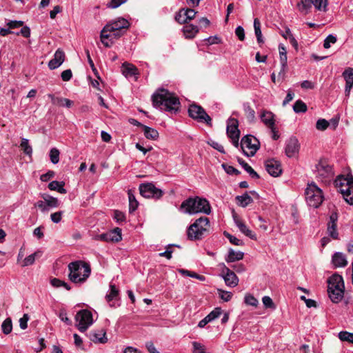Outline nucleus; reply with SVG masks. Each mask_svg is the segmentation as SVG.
<instances>
[{"label":"nucleus","instance_id":"nucleus-8","mask_svg":"<svg viewBox=\"0 0 353 353\" xmlns=\"http://www.w3.org/2000/svg\"><path fill=\"white\" fill-rule=\"evenodd\" d=\"M241 147L246 157H253L259 149V141L252 135H246L241 139Z\"/></svg>","mask_w":353,"mask_h":353},{"label":"nucleus","instance_id":"nucleus-2","mask_svg":"<svg viewBox=\"0 0 353 353\" xmlns=\"http://www.w3.org/2000/svg\"><path fill=\"white\" fill-rule=\"evenodd\" d=\"M179 210L182 213L190 215L198 213L210 214L211 212V207L209 201L206 199L199 196L189 197L184 200L181 203Z\"/></svg>","mask_w":353,"mask_h":353},{"label":"nucleus","instance_id":"nucleus-42","mask_svg":"<svg viewBox=\"0 0 353 353\" xmlns=\"http://www.w3.org/2000/svg\"><path fill=\"white\" fill-rule=\"evenodd\" d=\"M192 345V353H210L206 350V347L204 345L197 341H193Z\"/></svg>","mask_w":353,"mask_h":353},{"label":"nucleus","instance_id":"nucleus-25","mask_svg":"<svg viewBox=\"0 0 353 353\" xmlns=\"http://www.w3.org/2000/svg\"><path fill=\"white\" fill-rule=\"evenodd\" d=\"M332 263L336 268H343L347 265V261L343 253L336 252L332 255Z\"/></svg>","mask_w":353,"mask_h":353},{"label":"nucleus","instance_id":"nucleus-26","mask_svg":"<svg viewBox=\"0 0 353 353\" xmlns=\"http://www.w3.org/2000/svg\"><path fill=\"white\" fill-rule=\"evenodd\" d=\"M234 223L238 227L239 230L248 237L251 239L256 240V235L251 230H250L245 223H243L239 219L234 217Z\"/></svg>","mask_w":353,"mask_h":353},{"label":"nucleus","instance_id":"nucleus-9","mask_svg":"<svg viewBox=\"0 0 353 353\" xmlns=\"http://www.w3.org/2000/svg\"><path fill=\"white\" fill-rule=\"evenodd\" d=\"M75 321L77 327L81 332H85L94 322L92 314L88 310L79 311L75 316Z\"/></svg>","mask_w":353,"mask_h":353},{"label":"nucleus","instance_id":"nucleus-11","mask_svg":"<svg viewBox=\"0 0 353 353\" xmlns=\"http://www.w3.org/2000/svg\"><path fill=\"white\" fill-rule=\"evenodd\" d=\"M139 190L141 195L147 199L157 200L164 194V192L161 189L157 188L152 183H141Z\"/></svg>","mask_w":353,"mask_h":353},{"label":"nucleus","instance_id":"nucleus-12","mask_svg":"<svg viewBox=\"0 0 353 353\" xmlns=\"http://www.w3.org/2000/svg\"><path fill=\"white\" fill-rule=\"evenodd\" d=\"M239 121L236 119H230L228 121L226 132L234 147H239L240 131L238 128Z\"/></svg>","mask_w":353,"mask_h":353},{"label":"nucleus","instance_id":"nucleus-41","mask_svg":"<svg viewBox=\"0 0 353 353\" xmlns=\"http://www.w3.org/2000/svg\"><path fill=\"white\" fill-rule=\"evenodd\" d=\"M312 5L317 10L326 12L327 0H312Z\"/></svg>","mask_w":353,"mask_h":353},{"label":"nucleus","instance_id":"nucleus-57","mask_svg":"<svg viewBox=\"0 0 353 353\" xmlns=\"http://www.w3.org/2000/svg\"><path fill=\"white\" fill-rule=\"evenodd\" d=\"M224 235L225 237L228 239L230 242L235 245H242L243 242L240 239H237L236 236L229 234L227 232H224Z\"/></svg>","mask_w":353,"mask_h":353},{"label":"nucleus","instance_id":"nucleus-31","mask_svg":"<svg viewBox=\"0 0 353 353\" xmlns=\"http://www.w3.org/2000/svg\"><path fill=\"white\" fill-rule=\"evenodd\" d=\"M244 253L241 251L236 252L232 249H230L225 261L227 263H232L236 261H240L243 259Z\"/></svg>","mask_w":353,"mask_h":353},{"label":"nucleus","instance_id":"nucleus-51","mask_svg":"<svg viewBox=\"0 0 353 353\" xmlns=\"http://www.w3.org/2000/svg\"><path fill=\"white\" fill-rule=\"evenodd\" d=\"M343 77L345 80V83H353V68H348L343 72Z\"/></svg>","mask_w":353,"mask_h":353},{"label":"nucleus","instance_id":"nucleus-18","mask_svg":"<svg viewBox=\"0 0 353 353\" xmlns=\"http://www.w3.org/2000/svg\"><path fill=\"white\" fill-rule=\"evenodd\" d=\"M65 61L64 52L59 48L56 50L54 57L49 61L48 67L50 70H54L59 68Z\"/></svg>","mask_w":353,"mask_h":353},{"label":"nucleus","instance_id":"nucleus-49","mask_svg":"<svg viewBox=\"0 0 353 353\" xmlns=\"http://www.w3.org/2000/svg\"><path fill=\"white\" fill-rule=\"evenodd\" d=\"M312 5V0H301L298 3L299 10L301 12H307Z\"/></svg>","mask_w":353,"mask_h":353},{"label":"nucleus","instance_id":"nucleus-64","mask_svg":"<svg viewBox=\"0 0 353 353\" xmlns=\"http://www.w3.org/2000/svg\"><path fill=\"white\" fill-rule=\"evenodd\" d=\"M34 206L41 210V212H46L49 210L47 207L46 203L44 200H39L35 204Z\"/></svg>","mask_w":353,"mask_h":353},{"label":"nucleus","instance_id":"nucleus-22","mask_svg":"<svg viewBox=\"0 0 353 353\" xmlns=\"http://www.w3.org/2000/svg\"><path fill=\"white\" fill-rule=\"evenodd\" d=\"M328 289L345 290L343 279L338 274H334L328 280Z\"/></svg>","mask_w":353,"mask_h":353},{"label":"nucleus","instance_id":"nucleus-46","mask_svg":"<svg viewBox=\"0 0 353 353\" xmlns=\"http://www.w3.org/2000/svg\"><path fill=\"white\" fill-rule=\"evenodd\" d=\"M108 31H104V28L101 31V41L105 47H110L113 41H109L108 39L112 37V34H107Z\"/></svg>","mask_w":353,"mask_h":353},{"label":"nucleus","instance_id":"nucleus-45","mask_svg":"<svg viewBox=\"0 0 353 353\" xmlns=\"http://www.w3.org/2000/svg\"><path fill=\"white\" fill-rule=\"evenodd\" d=\"M338 336L342 341H347L353 344V333L347 331H341L339 333Z\"/></svg>","mask_w":353,"mask_h":353},{"label":"nucleus","instance_id":"nucleus-23","mask_svg":"<svg viewBox=\"0 0 353 353\" xmlns=\"http://www.w3.org/2000/svg\"><path fill=\"white\" fill-rule=\"evenodd\" d=\"M48 97L51 99L52 104L60 107H65L70 108L74 103L72 101L68 99L57 97L53 94H48Z\"/></svg>","mask_w":353,"mask_h":353},{"label":"nucleus","instance_id":"nucleus-59","mask_svg":"<svg viewBox=\"0 0 353 353\" xmlns=\"http://www.w3.org/2000/svg\"><path fill=\"white\" fill-rule=\"evenodd\" d=\"M218 292H219V296L224 301L228 302L232 297V294L231 292H230L224 291V290H218Z\"/></svg>","mask_w":353,"mask_h":353},{"label":"nucleus","instance_id":"nucleus-40","mask_svg":"<svg viewBox=\"0 0 353 353\" xmlns=\"http://www.w3.org/2000/svg\"><path fill=\"white\" fill-rule=\"evenodd\" d=\"M128 199H129V212L132 213L134 212L138 208L139 203L136 200L134 195L132 193L130 190L128 191Z\"/></svg>","mask_w":353,"mask_h":353},{"label":"nucleus","instance_id":"nucleus-29","mask_svg":"<svg viewBox=\"0 0 353 353\" xmlns=\"http://www.w3.org/2000/svg\"><path fill=\"white\" fill-rule=\"evenodd\" d=\"M344 290L341 289H328L327 292L333 303H339L343 297Z\"/></svg>","mask_w":353,"mask_h":353},{"label":"nucleus","instance_id":"nucleus-17","mask_svg":"<svg viewBox=\"0 0 353 353\" xmlns=\"http://www.w3.org/2000/svg\"><path fill=\"white\" fill-rule=\"evenodd\" d=\"M338 220V214L336 212H333L330 216L329 222L327 223V234L333 239H339V233L336 229V222Z\"/></svg>","mask_w":353,"mask_h":353},{"label":"nucleus","instance_id":"nucleus-39","mask_svg":"<svg viewBox=\"0 0 353 353\" xmlns=\"http://www.w3.org/2000/svg\"><path fill=\"white\" fill-rule=\"evenodd\" d=\"M254 33L256 37V40L259 43H263L264 41L262 37V33L261 30V23L259 19L255 18L254 20Z\"/></svg>","mask_w":353,"mask_h":353},{"label":"nucleus","instance_id":"nucleus-24","mask_svg":"<svg viewBox=\"0 0 353 353\" xmlns=\"http://www.w3.org/2000/svg\"><path fill=\"white\" fill-rule=\"evenodd\" d=\"M88 336L90 339L96 343H105L108 341V339L105 336V332L103 330L90 332Z\"/></svg>","mask_w":353,"mask_h":353},{"label":"nucleus","instance_id":"nucleus-63","mask_svg":"<svg viewBox=\"0 0 353 353\" xmlns=\"http://www.w3.org/2000/svg\"><path fill=\"white\" fill-rule=\"evenodd\" d=\"M208 143L214 149L218 150L221 153H222V154H225V153L223 146L221 144H220L219 143H218L216 141H211L210 142H208Z\"/></svg>","mask_w":353,"mask_h":353},{"label":"nucleus","instance_id":"nucleus-43","mask_svg":"<svg viewBox=\"0 0 353 353\" xmlns=\"http://www.w3.org/2000/svg\"><path fill=\"white\" fill-rule=\"evenodd\" d=\"M2 332L5 334H10L12 330V323L10 318L6 319L1 325Z\"/></svg>","mask_w":353,"mask_h":353},{"label":"nucleus","instance_id":"nucleus-34","mask_svg":"<svg viewBox=\"0 0 353 353\" xmlns=\"http://www.w3.org/2000/svg\"><path fill=\"white\" fill-rule=\"evenodd\" d=\"M65 183L63 181H52L48 184L50 190H56L61 194H65L66 190L63 188Z\"/></svg>","mask_w":353,"mask_h":353},{"label":"nucleus","instance_id":"nucleus-56","mask_svg":"<svg viewBox=\"0 0 353 353\" xmlns=\"http://www.w3.org/2000/svg\"><path fill=\"white\" fill-rule=\"evenodd\" d=\"M222 313V310L220 307H216L209 314L206 316L210 320V322L217 319Z\"/></svg>","mask_w":353,"mask_h":353},{"label":"nucleus","instance_id":"nucleus-20","mask_svg":"<svg viewBox=\"0 0 353 353\" xmlns=\"http://www.w3.org/2000/svg\"><path fill=\"white\" fill-rule=\"evenodd\" d=\"M261 122L268 128L275 125V115L270 111L263 110L259 115Z\"/></svg>","mask_w":353,"mask_h":353},{"label":"nucleus","instance_id":"nucleus-48","mask_svg":"<svg viewBox=\"0 0 353 353\" xmlns=\"http://www.w3.org/2000/svg\"><path fill=\"white\" fill-rule=\"evenodd\" d=\"M279 51L281 63H283V65L285 66V63H287L288 60L286 48L283 44H279Z\"/></svg>","mask_w":353,"mask_h":353},{"label":"nucleus","instance_id":"nucleus-32","mask_svg":"<svg viewBox=\"0 0 353 353\" xmlns=\"http://www.w3.org/2000/svg\"><path fill=\"white\" fill-rule=\"evenodd\" d=\"M109 242H119L122 239L121 229L116 228L108 232Z\"/></svg>","mask_w":353,"mask_h":353},{"label":"nucleus","instance_id":"nucleus-14","mask_svg":"<svg viewBox=\"0 0 353 353\" xmlns=\"http://www.w3.org/2000/svg\"><path fill=\"white\" fill-rule=\"evenodd\" d=\"M222 267L221 276L224 279L225 284L229 287H235L239 283V279L236 274L224 263L220 265Z\"/></svg>","mask_w":353,"mask_h":353},{"label":"nucleus","instance_id":"nucleus-19","mask_svg":"<svg viewBox=\"0 0 353 353\" xmlns=\"http://www.w3.org/2000/svg\"><path fill=\"white\" fill-rule=\"evenodd\" d=\"M196 12L194 10L191 8H188L186 10L182 9L179 11V12L176 15L175 19L179 23H185L188 20H191L194 19Z\"/></svg>","mask_w":353,"mask_h":353},{"label":"nucleus","instance_id":"nucleus-10","mask_svg":"<svg viewBox=\"0 0 353 353\" xmlns=\"http://www.w3.org/2000/svg\"><path fill=\"white\" fill-rule=\"evenodd\" d=\"M189 116L200 123H205L208 126H212V119L200 105L192 104L188 108Z\"/></svg>","mask_w":353,"mask_h":353},{"label":"nucleus","instance_id":"nucleus-13","mask_svg":"<svg viewBox=\"0 0 353 353\" xmlns=\"http://www.w3.org/2000/svg\"><path fill=\"white\" fill-rule=\"evenodd\" d=\"M130 26V23L128 20L123 17H119L117 19L112 20L108 23L104 27V31L115 32L123 31V29H128Z\"/></svg>","mask_w":353,"mask_h":353},{"label":"nucleus","instance_id":"nucleus-52","mask_svg":"<svg viewBox=\"0 0 353 353\" xmlns=\"http://www.w3.org/2000/svg\"><path fill=\"white\" fill-rule=\"evenodd\" d=\"M50 161L53 164H56L59 161V151L57 148H52L50 151Z\"/></svg>","mask_w":353,"mask_h":353},{"label":"nucleus","instance_id":"nucleus-36","mask_svg":"<svg viewBox=\"0 0 353 353\" xmlns=\"http://www.w3.org/2000/svg\"><path fill=\"white\" fill-rule=\"evenodd\" d=\"M41 197L46 201L47 207L49 210L50 208H57L59 205L58 199L49 194H43L41 195Z\"/></svg>","mask_w":353,"mask_h":353},{"label":"nucleus","instance_id":"nucleus-1","mask_svg":"<svg viewBox=\"0 0 353 353\" xmlns=\"http://www.w3.org/2000/svg\"><path fill=\"white\" fill-rule=\"evenodd\" d=\"M152 103L155 108L170 113H176L180 108L179 98L163 88L159 89L152 95Z\"/></svg>","mask_w":353,"mask_h":353},{"label":"nucleus","instance_id":"nucleus-53","mask_svg":"<svg viewBox=\"0 0 353 353\" xmlns=\"http://www.w3.org/2000/svg\"><path fill=\"white\" fill-rule=\"evenodd\" d=\"M337 39L336 36L333 34H329L324 40L323 47L325 49L330 48L331 43L334 44L336 42Z\"/></svg>","mask_w":353,"mask_h":353},{"label":"nucleus","instance_id":"nucleus-54","mask_svg":"<svg viewBox=\"0 0 353 353\" xmlns=\"http://www.w3.org/2000/svg\"><path fill=\"white\" fill-rule=\"evenodd\" d=\"M244 301L247 305L252 306H256L259 303L258 300L250 294H248L245 296Z\"/></svg>","mask_w":353,"mask_h":353},{"label":"nucleus","instance_id":"nucleus-27","mask_svg":"<svg viewBox=\"0 0 353 353\" xmlns=\"http://www.w3.org/2000/svg\"><path fill=\"white\" fill-rule=\"evenodd\" d=\"M119 297V290L114 284L110 283V290L105 296L106 301L110 303V306L114 307V303H111L112 301L117 300Z\"/></svg>","mask_w":353,"mask_h":353},{"label":"nucleus","instance_id":"nucleus-3","mask_svg":"<svg viewBox=\"0 0 353 353\" xmlns=\"http://www.w3.org/2000/svg\"><path fill=\"white\" fill-rule=\"evenodd\" d=\"M68 267L70 271L68 277L74 283H84L91 273L90 265L81 261L71 262Z\"/></svg>","mask_w":353,"mask_h":353},{"label":"nucleus","instance_id":"nucleus-60","mask_svg":"<svg viewBox=\"0 0 353 353\" xmlns=\"http://www.w3.org/2000/svg\"><path fill=\"white\" fill-rule=\"evenodd\" d=\"M114 219L117 223H122L125 221V216L123 212L119 210H115L114 212Z\"/></svg>","mask_w":353,"mask_h":353},{"label":"nucleus","instance_id":"nucleus-50","mask_svg":"<svg viewBox=\"0 0 353 353\" xmlns=\"http://www.w3.org/2000/svg\"><path fill=\"white\" fill-rule=\"evenodd\" d=\"M21 148L26 154L31 155L32 153V148L29 145L28 140L27 139H22L21 143Z\"/></svg>","mask_w":353,"mask_h":353},{"label":"nucleus","instance_id":"nucleus-35","mask_svg":"<svg viewBox=\"0 0 353 353\" xmlns=\"http://www.w3.org/2000/svg\"><path fill=\"white\" fill-rule=\"evenodd\" d=\"M236 200L237 201L238 205L243 208L248 206L250 203H251L253 201L251 196L247 192L242 195L236 196Z\"/></svg>","mask_w":353,"mask_h":353},{"label":"nucleus","instance_id":"nucleus-38","mask_svg":"<svg viewBox=\"0 0 353 353\" xmlns=\"http://www.w3.org/2000/svg\"><path fill=\"white\" fill-rule=\"evenodd\" d=\"M239 163L243 168V169L249 173L252 178L259 179V175L254 170V169L247 163L243 159L239 158Z\"/></svg>","mask_w":353,"mask_h":353},{"label":"nucleus","instance_id":"nucleus-15","mask_svg":"<svg viewBox=\"0 0 353 353\" xmlns=\"http://www.w3.org/2000/svg\"><path fill=\"white\" fill-rule=\"evenodd\" d=\"M300 144L296 137H291L285 141V153L288 157H294L299 151Z\"/></svg>","mask_w":353,"mask_h":353},{"label":"nucleus","instance_id":"nucleus-61","mask_svg":"<svg viewBox=\"0 0 353 353\" xmlns=\"http://www.w3.org/2000/svg\"><path fill=\"white\" fill-rule=\"evenodd\" d=\"M262 301L265 307L274 308V304L272 301V299L270 296H263L262 299Z\"/></svg>","mask_w":353,"mask_h":353},{"label":"nucleus","instance_id":"nucleus-55","mask_svg":"<svg viewBox=\"0 0 353 353\" xmlns=\"http://www.w3.org/2000/svg\"><path fill=\"white\" fill-rule=\"evenodd\" d=\"M222 168H223V170L225 171V172L228 174H235V175H238L240 174V172L234 168L233 166L232 165H229L226 163H223L221 165Z\"/></svg>","mask_w":353,"mask_h":353},{"label":"nucleus","instance_id":"nucleus-37","mask_svg":"<svg viewBox=\"0 0 353 353\" xmlns=\"http://www.w3.org/2000/svg\"><path fill=\"white\" fill-rule=\"evenodd\" d=\"M143 130L145 137L148 139L156 140L159 137L158 131L152 128L145 125L143 126Z\"/></svg>","mask_w":353,"mask_h":353},{"label":"nucleus","instance_id":"nucleus-21","mask_svg":"<svg viewBox=\"0 0 353 353\" xmlns=\"http://www.w3.org/2000/svg\"><path fill=\"white\" fill-rule=\"evenodd\" d=\"M121 70L125 77L128 79L132 77H134L135 79H137L139 72L137 68L134 65L125 62L122 64Z\"/></svg>","mask_w":353,"mask_h":353},{"label":"nucleus","instance_id":"nucleus-7","mask_svg":"<svg viewBox=\"0 0 353 353\" xmlns=\"http://www.w3.org/2000/svg\"><path fill=\"white\" fill-rule=\"evenodd\" d=\"M316 177L322 182H327L334 176L332 166L325 160H321L316 165Z\"/></svg>","mask_w":353,"mask_h":353},{"label":"nucleus","instance_id":"nucleus-5","mask_svg":"<svg viewBox=\"0 0 353 353\" xmlns=\"http://www.w3.org/2000/svg\"><path fill=\"white\" fill-rule=\"evenodd\" d=\"M305 195L307 205L314 208H319L324 200L322 190L314 182L307 184L305 190Z\"/></svg>","mask_w":353,"mask_h":353},{"label":"nucleus","instance_id":"nucleus-6","mask_svg":"<svg viewBox=\"0 0 353 353\" xmlns=\"http://www.w3.org/2000/svg\"><path fill=\"white\" fill-rule=\"evenodd\" d=\"M336 186L339 188L345 201L353 205V179L339 176L335 180Z\"/></svg>","mask_w":353,"mask_h":353},{"label":"nucleus","instance_id":"nucleus-33","mask_svg":"<svg viewBox=\"0 0 353 353\" xmlns=\"http://www.w3.org/2000/svg\"><path fill=\"white\" fill-rule=\"evenodd\" d=\"M41 255L42 252L40 250H38L34 252L33 254H30L23 259L21 266L26 267L32 265L34 263L36 258H39L41 256Z\"/></svg>","mask_w":353,"mask_h":353},{"label":"nucleus","instance_id":"nucleus-62","mask_svg":"<svg viewBox=\"0 0 353 353\" xmlns=\"http://www.w3.org/2000/svg\"><path fill=\"white\" fill-rule=\"evenodd\" d=\"M63 215L62 211L56 212L54 213L51 214L50 219L52 222L55 223H58L61 221Z\"/></svg>","mask_w":353,"mask_h":353},{"label":"nucleus","instance_id":"nucleus-28","mask_svg":"<svg viewBox=\"0 0 353 353\" xmlns=\"http://www.w3.org/2000/svg\"><path fill=\"white\" fill-rule=\"evenodd\" d=\"M183 31L185 38L192 39L199 32V28L197 26L187 23L183 26Z\"/></svg>","mask_w":353,"mask_h":353},{"label":"nucleus","instance_id":"nucleus-4","mask_svg":"<svg viewBox=\"0 0 353 353\" xmlns=\"http://www.w3.org/2000/svg\"><path fill=\"white\" fill-rule=\"evenodd\" d=\"M210 220L206 216L197 219L187 230L188 238L191 241L201 240L210 231Z\"/></svg>","mask_w":353,"mask_h":353},{"label":"nucleus","instance_id":"nucleus-30","mask_svg":"<svg viewBox=\"0 0 353 353\" xmlns=\"http://www.w3.org/2000/svg\"><path fill=\"white\" fill-rule=\"evenodd\" d=\"M243 108L248 121L250 123H254L256 121L255 111L251 108L249 103H244Z\"/></svg>","mask_w":353,"mask_h":353},{"label":"nucleus","instance_id":"nucleus-47","mask_svg":"<svg viewBox=\"0 0 353 353\" xmlns=\"http://www.w3.org/2000/svg\"><path fill=\"white\" fill-rule=\"evenodd\" d=\"M293 110L296 113L305 112L307 111V105L301 100H297L293 105Z\"/></svg>","mask_w":353,"mask_h":353},{"label":"nucleus","instance_id":"nucleus-58","mask_svg":"<svg viewBox=\"0 0 353 353\" xmlns=\"http://www.w3.org/2000/svg\"><path fill=\"white\" fill-rule=\"evenodd\" d=\"M329 125V123L324 119H320L316 121V128L319 130H325Z\"/></svg>","mask_w":353,"mask_h":353},{"label":"nucleus","instance_id":"nucleus-16","mask_svg":"<svg viewBox=\"0 0 353 353\" xmlns=\"http://www.w3.org/2000/svg\"><path fill=\"white\" fill-rule=\"evenodd\" d=\"M266 171L272 176H278L281 174V163L275 159H268L265 162Z\"/></svg>","mask_w":353,"mask_h":353},{"label":"nucleus","instance_id":"nucleus-44","mask_svg":"<svg viewBox=\"0 0 353 353\" xmlns=\"http://www.w3.org/2000/svg\"><path fill=\"white\" fill-rule=\"evenodd\" d=\"M51 285L54 288H61L63 287L65 288L67 290H70L71 289L70 286L68 283H65L63 281H61L59 279L54 278L50 280Z\"/></svg>","mask_w":353,"mask_h":353}]
</instances>
